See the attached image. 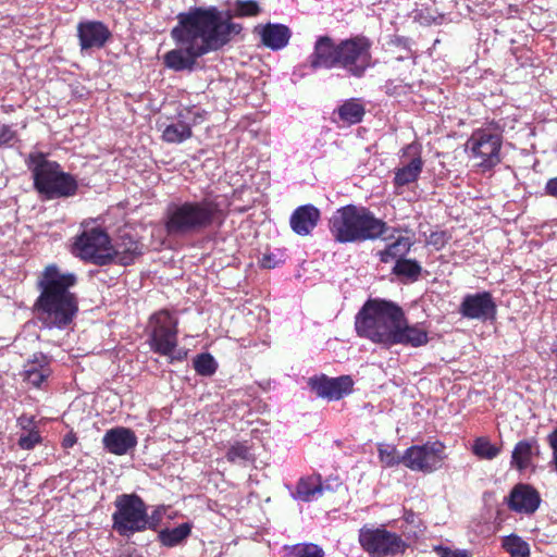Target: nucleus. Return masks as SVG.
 <instances>
[{"label": "nucleus", "mask_w": 557, "mask_h": 557, "mask_svg": "<svg viewBox=\"0 0 557 557\" xmlns=\"http://www.w3.org/2000/svg\"><path fill=\"white\" fill-rule=\"evenodd\" d=\"M51 359L42 354L35 352L25 362L23 370L24 380L35 387H41L42 383L51 375Z\"/></svg>", "instance_id": "20"}, {"label": "nucleus", "mask_w": 557, "mask_h": 557, "mask_svg": "<svg viewBox=\"0 0 557 557\" xmlns=\"http://www.w3.org/2000/svg\"><path fill=\"white\" fill-rule=\"evenodd\" d=\"M539 451L535 440H524L516 444L511 454V466L518 470H525L531 466L532 457Z\"/></svg>", "instance_id": "25"}, {"label": "nucleus", "mask_w": 557, "mask_h": 557, "mask_svg": "<svg viewBox=\"0 0 557 557\" xmlns=\"http://www.w3.org/2000/svg\"><path fill=\"white\" fill-rule=\"evenodd\" d=\"M545 191L549 196L557 197V176L547 181Z\"/></svg>", "instance_id": "47"}, {"label": "nucleus", "mask_w": 557, "mask_h": 557, "mask_svg": "<svg viewBox=\"0 0 557 557\" xmlns=\"http://www.w3.org/2000/svg\"><path fill=\"white\" fill-rule=\"evenodd\" d=\"M372 42L366 36H355L338 42L339 67L355 77H362L373 66Z\"/></svg>", "instance_id": "9"}, {"label": "nucleus", "mask_w": 557, "mask_h": 557, "mask_svg": "<svg viewBox=\"0 0 557 557\" xmlns=\"http://www.w3.org/2000/svg\"><path fill=\"white\" fill-rule=\"evenodd\" d=\"M434 550L440 555V557H472L466 549H451L441 545L435 546Z\"/></svg>", "instance_id": "42"}, {"label": "nucleus", "mask_w": 557, "mask_h": 557, "mask_svg": "<svg viewBox=\"0 0 557 557\" xmlns=\"http://www.w3.org/2000/svg\"><path fill=\"white\" fill-rule=\"evenodd\" d=\"M112 251L110 237L100 227L85 230L76 237L72 248L73 255L98 265L110 263Z\"/></svg>", "instance_id": "10"}, {"label": "nucleus", "mask_w": 557, "mask_h": 557, "mask_svg": "<svg viewBox=\"0 0 557 557\" xmlns=\"http://www.w3.org/2000/svg\"><path fill=\"white\" fill-rule=\"evenodd\" d=\"M193 135L191 127L184 121H176L165 126L162 139L169 144H181Z\"/></svg>", "instance_id": "29"}, {"label": "nucleus", "mask_w": 557, "mask_h": 557, "mask_svg": "<svg viewBox=\"0 0 557 557\" xmlns=\"http://www.w3.org/2000/svg\"><path fill=\"white\" fill-rule=\"evenodd\" d=\"M35 418L33 416H26V414H23L21 417H18L17 419V425L23 429V430H33L32 426L34 424V421Z\"/></svg>", "instance_id": "45"}, {"label": "nucleus", "mask_w": 557, "mask_h": 557, "mask_svg": "<svg viewBox=\"0 0 557 557\" xmlns=\"http://www.w3.org/2000/svg\"><path fill=\"white\" fill-rule=\"evenodd\" d=\"M165 511H166L165 506H163V505L157 506L153 509V511L151 512V515H148L147 530L148 529L156 530L160 525Z\"/></svg>", "instance_id": "41"}, {"label": "nucleus", "mask_w": 557, "mask_h": 557, "mask_svg": "<svg viewBox=\"0 0 557 557\" xmlns=\"http://www.w3.org/2000/svg\"><path fill=\"white\" fill-rule=\"evenodd\" d=\"M196 372L202 376H211L218 369L215 359L210 354H200L194 360Z\"/></svg>", "instance_id": "36"}, {"label": "nucleus", "mask_w": 557, "mask_h": 557, "mask_svg": "<svg viewBox=\"0 0 557 557\" xmlns=\"http://www.w3.org/2000/svg\"><path fill=\"white\" fill-rule=\"evenodd\" d=\"M540 493L529 484L519 483L510 491L507 505L517 513L533 515L541 505Z\"/></svg>", "instance_id": "17"}, {"label": "nucleus", "mask_w": 557, "mask_h": 557, "mask_svg": "<svg viewBox=\"0 0 557 557\" xmlns=\"http://www.w3.org/2000/svg\"><path fill=\"white\" fill-rule=\"evenodd\" d=\"M473 454L486 460H492L498 456L500 449L493 445L487 437H478L472 446Z\"/></svg>", "instance_id": "34"}, {"label": "nucleus", "mask_w": 557, "mask_h": 557, "mask_svg": "<svg viewBox=\"0 0 557 557\" xmlns=\"http://www.w3.org/2000/svg\"><path fill=\"white\" fill-rule=\"evenodd\" d=\"M224 220L223 210L216 197L201 200L173 201L168 205L164 226L170 236L200 233Z\"/></svg>", "instance_id": "4"}, {"label": "nucleus", "mask_w": 557, "mask_h": 557, "mask_svg": "<svg viewBox=\"0 0 557 557\" xmlns=\"http://www.w3.org/2000/svg\"><path fill=\"white\" fill-rule=\"evenodd\" d=\"M396 42L398 45H401L404 47L405 51H406L405 54H400V55L396 57V60L397 61H403L405 59L410 58L411 57V51H410L409 46H408V40L404 39V38H397Z\"/></svg>", "instance_id": "46"}, {"label": "nucleus", "mask_w": 557, "mask_h": 557, "mask_svg": "<svg viewBox=\"0 0 557 557\" xmlns=\"http://www.w3.org/2000/svg\"><path fill=\"white\" fill-rule=\"evenodd\" d=\"M323 491L324 486L322 485L321 476L310 475L298 481L293 497L304 503H310L321 497Z\"/></svg>", "instance_id": "24"}, {"label": "nucleus", "mask_w": 557, "mask_h": 557, "mask_svg": "<svg viewBox=\"0 0 557 557\" xmlns=\"http://www.w3.org/2000/svg\"><path fill=\"white\" fill-rule=\"evenodd\" d=\"M112 528L121 536L129 537L147 530L148 512L137 494H121L114 500Z\"/></svg>", "instance_id": "7"}, {"label": "nucleus", "mask_w": 557, "mask_h": 557, "mask_svg": "<svg viewBox=\"0 0 557 557\" xmlns=\"http://www.w3.org/2000/svg\"><path fill=\"white\" fill-rule=\"evenodd\" d=\"M282 262L281 258L271 252V253H264L262 258L260 259V265L264 269H274Z\"/></svg>", "instance_id": "43"}, {"label": "nucleus", "mask_w": 557, "mask_h": 557, "mask_svg": "<svg viewBox=\"0 0 557 557\" xmlns=\"http://www.w3.org/2000/svg\"><path fill=\"white\" fill-rule=\"evenodd\" d=\"M171 30L176 48L163 57L164 64L176 72L193 71L199 58L223 49L243 30L230 12L215 5L190 7L180 12Z\"/></svg>", "instance_id": "1"}, {"label": "nucleus", "mask_w": 557, "mask_h": 557, "mask_svg": "<svg viewBox=\"0 0 557 557\" xmlns=\"http://www.w3.org/2000/svg\"><path fill=\"white\" fill-rule=\"evenodd\" d=\"M459 313L469 320L493 321L496 319L497 306L490 292L467 294L459 305Z\"/></svg>", "instance_id": "14"}, {"label": "nucleus", "mask_w": 557, "mask_h": 557, "mask_svg": "<svg viewBox=\"0 0 557 557\" xmlns=\"http://www.w3.org/2000/svg\"><path fill=\"white\" fill-rule=\"evenodd\" d=\"M312 70H332L339 67V48L330 36L317 38L312 53L308 58Z\"/></svg>", "instance_id": "16"}, {"label": "nucleus", "mask_w": 557, "mask_h": 557, "mask_svg": "<svg viewBox=\"0 0 557 557\" xmlns=\"http://www.w3.org/2000/svg\"><path fill=\"white\" fill-rule=\"evenodd\" d=\"M112 250L111 262L128 265L143 253V245L128 234H121L117 242L112 245Z\"/></svg>", "instance_id": "23"}, {"label": "nucleus", "mask_w": 557, "mask_h": 557, "mask_svg": "<svg viewBox=\"0 0 557 557\" xmlns=\"http://www.w3.org/2000/svg\"><path fill=\"white\" fill-rule=\"evenodd\" d=\"M547 442L553 450V463L557 472V428L547 436Z\"/></svg>", "instance_id": "44"}, {"label": "nucleus", "mask_w": 557, "mask_h": 557, "mask_svg": "<svg viewBox=\"0 0 557 557\" xmlns=\"http://www.w3.org/2000/svg\"><path fill=\"white\" fill-rule=\"evenodd\" d=\"M150 348L170 361L182 360L183 355H173L177 346V319L166 310H161L151 317Z\"/></svg>", "instance_id": "8"}, {"label": "nucleus", "mask_w": 557, "mask_h": 557, "mask_svg": "<svg viewBox=\"0 0 557 557\" xmlns=\"http://www.w3.org/2000/svg\"><path fill=\"white\" fill-rule=\"evenodd\" d=\"M17 141V133L12 125L0 122V148L12 147Z\"/></svg>", "instance_id": "39"}, {"label": "nucleus", "mask_w": 557, "mask_h": 557, "mask_svg": "<svg viewBox=\"0 0 557 557\" xmlns=\"http://www.w3.org/2000/svg\"><path fill=\"white\" fill-rule=\"evenodd\" d=\"M41 441V436L38 431L30 430L27 434H23L18 438V446L22 449L30 450Z\"/></svg>", "instance_id": "40"}, {"label": "nucleus", "mask_w": 557, "mask_h": 557, "mask_svg": "<svg viewBox=\"0 0 557 557\" xmlns=\"http://www.w3.org/2000/svg\"><path fill=\"white\" fill-rule=\"evenodd\" d=\"M364 107L359 99L351 98L346 100L337 109L339 120L347 125L357 124L362 121Z\"/></svg>", "instance_id": "28"}, {"label": "nucleus", "mask_w": 557, "mask_h": 557, "mask_svg": "<svg viewBox=\"0 0 557 557\" xmlns=\"http://www.w3.org/2000/svg\"><path fill=\"white\" fill-rule=\"evenodd\" d=\"M227 461L240 466H246L255 461V455L251 446L247 442H235L226 451Z\"/></svg>", "instance_id": "30"}, {"label": "nucleus", "mask_w": 557, "mask_h": 557, "mask_svg": "<svg viewBox=\"0 0 557 557\" xmlns=\"http://www.w3.org/2000/svg\"><path fill=\"white\" fill-rule=\"evenodd\" d=\"M417 148L413 145H409L404 149V154L413 152L416 154Z\"/></svg>", "instance_id": "48"}, {"label": "nucleus", "mask_w": 557, "mask_h": 557, "mask_svg": "<svg viewBox=\"0 0 557 557\" xmlns=\"http://www.w3.org/2000/svg\"><path fill=\"white\" fill-rule=\"evenodd\" d=\"M412 242L409 237L399 236L395 242L386 245L385 249L377 252L379 259L383 263L405 259L404 257L409 252Z\"/></svg>", "instance_id": "27"}, {"label": "nucleus", "mask_w": 557, "mask_h": 557, "mask_svg": "<svg viewBox=\"0 0 557 557\" xmlns=\"http://www.w3.org/2000/svg\"><path fill=\"white\" fill-rule=\"evenodd\" d=\"M421 265L412 259H400L395 262L393 273L398 277L414 282L421 274Z\"/></svg>", "instance_id": "32"}, {"label": "nucleus", "mask_w": 557, "mask_h": 557, "mask_svg": "<svg viewBox=\"0 0 557 557\" xmlns=\"http://www.w3.org/2000/svg\"><path fill=\"white\" fill-rule=\"evenodd\" d=\"M102 445L108 453L124 456L137 446V436L128 428L115 426L104 433Z\"/></svg>", "instance_id": "18"}, {"label": "nucleus", "mask_w": 557, "mask_h": 557, "mask_svg": "<svg viewBox=\"0 0 557 557\" xmlns=\"http://www.w3.org/2000/svg\"><path fill=\"white\" fill-rule=\"evenodd\" d=\"M32 172L35 189L46 199L72 197L78 185L73 175L62 171L60 164L50 161L41 152H32L26 159Z\"/></svg>", "instance_id": "6"}, {"label": "nucleus", "mask_w": 557, "mask_h": 557, "mask_svg": "<svg viewBox=\"0 0 557 557\" xmlns=\"http://www.w3.org/2000/svg\"><path fill=\"white\" fill-rule=\"evenodd\" d=\"M503 138L499 132L491 128L475 129L467 140L471 157L478 161V166L488 171L502 162L500 149Z\"/></svg>", "instance_id": "11"}, {"label": "nucleus", "mask_w": 557, "mask_h": 557, "mask_svg": "<svg viewBox=\"0 0 557 557\" xmlns=\"http://www.w3.org/2000/svg\"><path fill=\"white\" fill-rule=\"evenodd\" d=\"M233 11L236 17H251L260 13V7L256 0H236Z\"/></svg>", "instance_id": "38"}, {"label": "nucleus", "mask_w": 557, "mask_h": 557, "mask_svg": "<svg viewBox=\"0 0 557 557\" xmlns=\"http://www.w3.org/2000/svg\"><path fill=\"white\" fill-rule=\"evenodd\" d=\"M445 458V446L441 442L412 445L403 454L404 465L407 468L423 473H432L441 469Z\"/></svg>", "instance_id": "13"}, {"label": "nucleus", "mask_w": 557, "mask_h": 557, "mask_svg": "<svg viewBox=\"0 0 557 557\" xmlns=\"http://www.w3.org/2000/svg\"><path fill=\"white\" fill-rule=\"evenodd\" d=\"M73 273L48 265L38 282L40 295L35 302L37 320L46 329L65 330L78 312V301L70 288L76 284Z\"/></svg>", "instance_id": "3"}, {"label": "nucleus", "mask_w": 557, "mask_h": 557, "mask_svg": "<svg viewBox=\"0 0 557 557\" xmlns=\"http://www.w3.org/2000/svg\"><path fill=\"white\" fill-rule=\"evenodd\" d=\"M355 326L359 336L386 348L395 345L420 347L429 342L422 324H408L404 310L383 299L368 300L356 315Z\"/></svg>", "instance_id": "2"}, {"label": "nucleus", "mask_w": 557, "mask_h": 557, "mask_svg": "<svg viewBox=\"0 0 557 557\" xmlns=\"http://www.w3.org/2000/svg\"><path fill=\"white\" fill-rule=\"evenodd\" d=\"M319 220V209L312 205H304L292 213L289 224L294 233L307 236L318 225Z\"/></svg>", "instance_id": "22"}, {"label": "nucleus", "mask_w": 557, "mask_h": 557, "mask_svg": "<svg viewBox=\"0 0 557 557\" xmlns=\"http://www.w3.org/2000/svg\"><path fill=\"white\" fill-rule=\"evenodd\" d=\"M191 531V525L189 523H182L173 529H164L162 530L158 537L162 545L166 547H174L185 541Z\"/></svg>", "instance_id": "31"}, {"label": "nucleus", "mask_w": 557, "mask_h": 557, "mask_svg": "<svg viewBox=\"0 0 557 557\" xmlns=\"http://www.w3.org/2000/svg\"><path fill=\"white\" fill-rule=\"evenodd\" d=\"M386 230V223L366 207L348 205L337 209L330 219V232L342 244L373 240Z\"/></svg>", "instance_id": "5"}, {"label": "nucleus", "mask_w": 557, "mask_h": 557, "mask_svg": "<svg viewBox=\"0 0 557 557\" xmlns=\"http://www.w3.org/2000/svg\"><path fill=\"white\" fill-rule=\"evenodd\" d=\"M380 461L385 467H394L404 463L403 455L400 456L395 445L379 444L377 446Z\"/></svg>", "instance_id": "35"}, {"label": "nucleus", "mask_w": 557, "mask_h": 557, "mask_svg": "<svg viewBox=\"0 0 557 557\" xmlns=\"http://www.w3.org/2000/svg\"><path fill=\"white\" fill-rule=\"evenodd\" d=\"M359 543L364 552L372 557H387L401 554L407 543L396 533L384 528H369L359 530Z\"/></svg>", "instance_id": "12"}, {"label": "nucleus", "mask_w": 557, "mask_h": 557, "mask_svg": "<svg viewBox=\"0 0 557 557\" xmlns=\"http://www.w3.org/2000/svg\"><path fill=\"white\" fill-rule=\"evenodd\" d=\"M309 387L321 398L339 400L352 391L354 382L350 376L327 377L326 375L312 376L308 381Z\"/></svg>", "instance_id": "15"}, {"label": "nucleus", "mask_w": 557, "mask_h": 557, "mask_svg": "<svg viewBox=\"0 0 557 557\" xmlns=\"http://www.w3.org/2000/svg\"><path fill=\"white\" fill-rule=\"evenodd\" d=\"M502 545L510 557H530L529 544L516 534L505 536Z\"/></svg>", "instance_id": "33"}, {"label": "nucleus", "mask_w": 557, "mask_h": 557, "mask_svg": "<svg viewBox=\"0 0 557 557\" xmlns=\"http://www.w3.org/2000/svg\"><path fill=\"white\" fill-rule=\"evenodd\" d=\"M256 32L261 38V42L267 48L277 51L285 48L290 39V29L283 24L268 23L267 25H259Z\"/></svg>", "instance_id": "21"}, {"label": "nucleus", "mask_w": 557, "mask_h": 557, "mask_svg": "<svg viewBox=\"0 0 557 557\" xmlns=\"http://www.w3.org/2000/svg\"><path fill=\"white\" fill-rule=\"evenodd\" d=\"M110 35V30L101 22L86 21L77 26V36L82 51L102 48Z\"/></svg>", "instance_id": "19"}, {"label": "nucleus", "mask_w": 557, "mask_h": 557, "mask_svg": "<svg viewBox=\"0 0 557 557\" xmlns=\"http://www.w3.org/2000/svg\"><path fill=\"white\" fill-rule=\"evenodd\" d=\"M287 557H324V552L312 543L296 544L288 549Z\"/></svg>", "instance_id": "37"}, {"label": "nucleus", "mask_w": 557, "mask_h": 557, "mask_svg": "<svg viewBox=\"0 0 557 557\" xmlns=\"http://www.w3.org/2000/svg\"><path fill=\"white\" fill-rule=\"evenodd\" d=\"M73 443H74V441H73V440H71L70 437H65V438H64V445H65L66 447L72 446V445H73Z\"/></svg>", "instance_id": "49"}, {"label": "nucleus", "mask_w": 557, "mask_h": 557, "mask_svg": "<svg viewBox=\"0 0 557 557\" xmlns=\"http://www.w3.org/2000/svg\"><path fill=\"white\" fill-rule=\"evenodd\" d=\"M423 169V161L419 154L414 156L408 163L395 170L394 185L403 187L414 183Z\"/></svg>", "instance_id": "26"}]
</instances>
